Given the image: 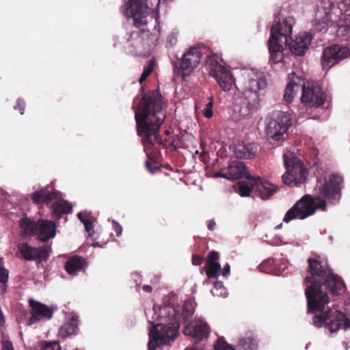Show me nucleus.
Listing matches in <instances>:
<instances>
[{
  "label": "nucleus",
  "instance_id": "nucleus-1",
  "mask_svg": "<svg viewBox=\"0 0 350 350\" xmlns=\"http://www.w3.org/2000/svg\"><path fill=\"white\" fill-rule=\"evenodd\" d=\"M308 262L310 275L305 278L304 282L309 284L305 292L308 312H321L313 317L312 324L317 327L324 326L331 333L340 329L345 330L349 329L350 320L343 313L337 310H325V306L329 302V299L327 293L321 290V284L325 282L326 288L333 294H341L346 289L344 282L337 275L327 273L318 260L309 258Z\"/></svg>",
  "mask_w": 350,
  "mask_h": 350
},
{
  "label": "nucleus",
  "instance_id": "nucleus-2",
  "mask_svg": "<svg viewBox=\"0 0 350 350\" xmlns=\"http://www.w3.org/2000/svg\"><path fill=\"white\" fill-rule=\"evenodd\" d=\"M166 103L157 92L145 95L135 110L137 135L141 137L145 151L154 144H163L159 131L166 116Z\"/></svg>",
  "mask_w": 350,
  "mask_h": 350
},
{
  "label": "nucleus",
  "instance_id": "nucleus-3",
  "mask_svg": "<svg viewBox=\"0 0 350 350\" xmlns=\"http://www.w3.org/2000/svg\"><path fill=\"white\" fill-rule=\"evenodd\" d=\"M342 183L341 176L335 174L330 176L328 182L319 187L318 196H304L286 213L283 221L288 223L295 219H304L314 215L317 209L325 211V200L332 204L340 200Z\"/></svg>",
  "mask_w": 350,
  "mask_h": 350
},
{
  "label": "nucleus",
  "instance_id": "nucleus-4",
  "mask_svg": "<svg viewBox=\"0 0 350 350\" xmlns=\"http://www.w3.org/2000/svg\"><path fill=\"white\" fill-rule=\"evenodd\" d=\"M148 321L153 326L149 332V350H158L161 345L170 344L178 334L179 313L174 308L154 306L146 312Z\"/></svg>",
  "mask_w": 350,
  "mask_h": 350
},
{
  "label": "nucleus",
  "instance_id": "nucleus-5",
  "mask_svg": "<svg viewBox=\"0 0 350 350\" xmlns=\"http://www.w3.org/2000/svg\"><path fill=\"white\" fill-rule=\"evenodd\" d=\"M292 25L289 19H285L272 26L271 36L268 40L270 61L273 64L282 62L284 58V49L281 44L282 39L288 44V37L292 33Z\"/></svg>",
  "mask_w": 350,
  "mask_h": 350
},
{
  "label": "nucleus",
  "instance_id": "nucleus-6",
  "mask_svg": "<svg viewBox=\"0 0 350 350\" xmlns=\"http://www.w3.org/2000/svg\"><path fill=\"white\" fill-rule=\"evenodd\" d=\"M161 0H125L122 12L127 18H133L134 24L143 28L148 23L152 10L157 9Z\"/></svg>",
  "mask_w": 350,
  "mask_h": 350
},
{
  "label": "nucleus",
  "instance_id": "nucleus-7",
  "mask_svg": "<svg viewBox=\"0 0 350 350\" xmlns=\"http://www.w3.org/2000/svg\"><path fill=\"white\" fill-rule=\"evenodd\" d=\"M291 125V115L287 112L278 111L267 118L265 135L269 140L284 141L285 135Z\"/></svg>",
  "mask_w": 350,
  "mask_h": 350
},
{
  "label": "nucleus",
  "instance_id": "nucleus-8",
  "mask_svg": "<svg viewBox=\"0 0 350 350\" xmlns=\"http://www.w3.org/2000/svg\"><path fill=\"white\" fill-rule=\"evenodd\" d=\"M341 11L335 8L331 0H321L312 22L314 29L317 31H326L336 21Z\"/></svg>",
  "mask_w": 350,
  "mask_h": 350
},
{
  "label": "nucleus",
  "instance_id": "nucleus-9",
  "mask_svg": "<svg viewBox=\"0 0 350 350\" xmlns=\"http://www.w3.org/2000/svg\"><path fill=\"white\" fill-rule=\"evenodd\" d=\"M284 166L286 172L282 175V182L287 185L298 186L306 178L307 172L303 167L301 160L296 157L283 154Z\"/></svg>",
  "mask_w": 350,
  "mask_h": 350
},
{
  "label": "nucleus",
  "instance_id": "nucleus-10",
  "mask_svg": "<svg viewBox=\"0 0 350 350\" xmlns=\"http://www.w3.org/2000/svg\"><path fill=\"white\" fill-rule=\"evenodd\" d=\"M205 63L209 75L215 79L223 91L228 92L236 86L235 79L232 73L219 63L217 57H209Z\"/></svg>",
  "mask_w": 350,
  "mask_h": 350
},
{
  "label": "nucleus",
  "instance_id": "nucleus-11",
  "mask_svg": "<svg viewBox=\"0 0 350 350\" xmlns=\"http://www.w3.org/2000/svg\"><path fill=\"white\" fill-rule=\"evenodd\" d=\"M301 103L309 107H318L324 103L325 96L320 86L314 81L303 83Z\"/></svg>",
  "mask_w": 350,
  "mask_h": 350
},
{
  "label": "nucleus",
  "instance_id": "nucleus-12",
  "mask_svg": "<svg viewBox=\"0 0 350 350\" xmlns=\"http://www.w3.org/2000/svg\"><path fill=\"white\" fill-rule=\"evenodd\" d=\"M242 94L243 96L258 94L260 89L265 88L267 83L261 73L253 70H245L243 73Z\"/></svg>",
  "mask_w": 350,
  "mask_h": 350
},
{
  "label": "nucleus",
  "instance_id": "nucleus-13",
  "mask_svg": "<svg viewBox=\"0 0 350 350\" xmlns=\"http://www.w3.org/2000/svg\"><path fill=\"white\" fill-rule=\"evenodd\" d=\"M350 56V50L348 47L335 44L324 49L322 57L321 64L323 69L328 70L340 60Z\"/></svg>",
  "mask_w": 350,
  "mask_h": 350
},
{
  "label": "nucleus",
  "instance_id": "nucleus-14",
  "mask_svg": "<svg viewBox=\"0 0 350 350\" xmlns=\"http://www.w3.org/2000/svg\"><path fill=\"white\" fill-rule=\"evenodd\" d=\"M202 57V52L200 48L191 47L184 53L180 62V68L183 76L190 75L200 64Z\"/></svg>",
  "mask_w": 350,
  "mask_h": 350
},
{
  "label": "nucleus",
  "instance_id": "nucleus-15",
  "mask_svg": "<svg viewBox=\"0 0 350 350\" xmlns=\"http://www.w3.org/2000/svg\"><path fill=\"white\" fill-rule=\"evenodd\" d=\"M184 334L189 336L195 342H199L208 336L209 327L202 318L195 319L184 328Z\"/></svg>",
  "mask_w": 350,
  "mask_h": 350
},
{
  "label": "nucleus",
  "instance_id": "nucleus-16",
  "mask_svg": "<svg viewBox=\"0 0 350 350\" xmlns=\"http://www.w3.org/2000/svg\"><path fill=\"white\" fill-rule=\"evenodd\" d=\"M18 249L23 258L29 261L46 260L51 252V247L48 245L35 247L27 243H20L18 245Z\"/></svg>",
  "mask_w": 350,
  "mask_h": 350
},
{
  "label": "nucleus",
  "instance_id": "nucleus-17",
  "mask_svg": "<svg viewBox=\"0 0 350 350\" xmlns=\"http://www.w3.org/2000/svg\"><path fill=\"white\" fill-rule=\"evenodd\" d=\"M258 146L255 143L239 141L233 147V153L236 158L240 159H250L256 155Z\"/></svg>",
  "mask_w": 350,
  "mask_h": 350
},
{
  "label": "nucleus",
  "instance_id": "nucleus-18",
  "mask_svg": "<svg viewBox=\"0 0 350 350\" xmlns=\"http://www.w3.org/2000/svg\"><path fill=\"white\" fill-rule=\"evenodd\" d=\"M312 35L309 33L301 32L299 33L295 39L288 43L289 49L296 55H303L312 40Z\"/></svg>",
  "mask_w": 350,
  "mask_h": 350
},
{
  "label": "nucleus",
  "instance_id": "nucleus-19",
  "mask_svg": "<svg viewBox=\"0 0 350 350\" xmlns=\"http://www.w3.org/2000/svg\"><path fill=\"white\" fill-rule=\"evenodd\" d=\"M31 308V317L28 325L34 323L36 321L49 319L53 316V311L46 306L35 301H30Z\"/></svg>",
  "mask_w": 350,
  "mask_h": 350
},
{
  "label": "nucleus",
  "instance_id": "nucleus-20",
  "mask_svg": "<svg viewBox=\"0 0 350 350\" xmlns=\"http://www.w3.org/2000/svg\"><path fill=\"white\" fill-rule=\"evenodd\" d=\"M256 184L255 191L262 200H267L277 191L278 187L271 183L262 180L259 176L256 177L254 183Z\"/></svg>",
  "mask_w": 350,
  "mask_h": 350
},
{
  "label": "nucleus",
  "instance_id": "nucleus-21",
  "mask_svg": "<svg viewBox=\"0 0 350 350\" xmlns=\"http://www.w3.org/2000/svg\"><path fill=\"white\" fill-rule=\"evenodd\" d=\"M36 234L38 239L42 241H46L55 235V225L53 221L40 219L38 221V228Z\"/></svg>",
  "mask_w": 350,
  "mask_h": 350
},
{
  "label": "nucleus",
  "instance_id": "nucleus-22",
  "mask_svg": "<svg viewBox=\"0 0 350 350\" xmlns=\"http://www.w3.org/2000/svg\"><path fill=\"white\" fill-rule=\"evenodd\" d=\"M58 192L54 190L52 184L35 192L32 200L36 204L49 203L57 198Z\"/></svg>",
  "mask_w": 350,
  "mask_h": 350
},
{
  "label": "nucleus",
  "instance_id": "nucleus-23",
  "mask_svg": "<svg viewBox=\"0 0 350 350\" xmlns=\"http://www.w3.org/2000/svg\"><path fill=\"white\" fill-rule=\"evenodd\" d=\"M228 179L235 180L247 176V170L245 164L241 161H233L228 167Z\"/></svg>",
  "mask_w": 350,
  "mask_h": 350
},
{
  "label": "nucleus",
  "instance_id": "nucleus-24",
  "mask_svg": "<svg viewBox=\"0 0 350 350\" xmlns=\"http://www.w3.org/2000/svg\"><path fill=\"white\" fill-rule=\"evenodd\" d=\"M299 78L297 77L290 79L288 82L284 94V98L286 102H292L296 96L302 85V84L299 83Z\"/></svg>",
  "mask_w": 350,
  "mask_h": 350
},
{
  "label": "nucleus",
  "instance_id": "nucleus-25",
  "mask_svg": "<svg viewBox=\"0 0 350 350\" xmlns=\"http://www.w3.org/2000/svg\"><path fill=\"white\" fill-rule=\"evenodd\" d=\"M77 329V317L76 315H73L70 317L69 321L65 323L61 327L59 331V336L62 338H66L75 334Z\"/></svg>",
  "mask_w": 350,
  "mask_h": 350
},
{
  "label": "nucleus",
  "instance_id": "nucleus-26",
  "mask_svg": "<svg viewBox=\"0 0 350 350\" xmlns=\"http://www.w3.org/2000/svg\"><path fill=\"white\" fill-rule=\"evenodd\" d=\"M85 264V262L82 257L74 256L66 262L65 268L70 275H75L83 268Z\"/></svg>",
  "mask_w": 350,
  "mask_h": 350
},
{
  "label": "nucleus",
  "instance_id": "nucleus-27",
  "mask_svg": "<svg viewBox=\"0 0 350 350\" xmlns=\"http://www.w3.org/2000/svg\"><path fill=\"white\" fill-rule=\"evenodd\" d=\"M20 226L23 236H31L36 234L38 222L36 223L27 218H23L20 221Z\"/></svg>",
  "mask_w": 350,
  "mask_h": 350
},
{
  "label": "nucleus",
  "instance_id": "nucleus-28",
  "mask_svg": "<svg viewBox=\"0 0 350 350\" xmlns=\"http://www.w3.org/2000/svg\"><path fill=\"white\" fill-rule=\"evenodd\" d=\"M53 211L57 217H61L72 211V206L66 200H59L53 205Z\"/></svg>",
  "mask_w": 350,
  "mask_h": 350
},
{
  "label": "nucleus",
  "instance_id": "nucleus-29",
  "mask_svg": "<svg viewBox=\"0 0 350 350\" xmlns=\"http://www.w3.org/2000/svg\"><path fill=\"white\" fill-rule=\"evenodd\" d=\"M244 100L243 105L249 110V112L252 115L257 111L259 106V95L253 94L252 96H243Z\"/></svg>",
  "mask_w": 350,
  "mask_h": 350
},
{
  "label": "nucleus",
  "instance_id": "nucleus-30",
  "mask_svg": "<svg viewBox=\"0 0 350 350\" xmlns=\"http://www.w3.org/2000/svg\"><path fill=\"white\" fill-rule=\"evenodd\" d=\"M247 180L243 181L239 185V193L242 197H247L250 195L252 190H255L256 184H254V181L256 180V177L250 178L247 177Z\"/></svg>",
  "mask_w": 350,
  "mask_h": 350
},
{
  "label": "nucleus",
  "instance_id": "nucleus-31",
  "mask_svg": "<svg viewBox=\"0 0 350 350\" xmlns=\"http://www.w3.org/2000/svg\"><path fill=\"white\" fill-rule=\"evenodd\" d=\"M237 350H257L258 345L252 336L240 338L237 345Z\"/></svg>",
  "mask_w": 350,
  "mask_h": 350
},
{
  "label": "nucleus",
  "instance_id": "nucleus-32",
  "mask_svg": "<svg viewBox=\"0 0 350 350\" xmlns=\"http://www.w3.org/2000/svg\"><path fill=\"white\" fill-rule=\"evenodd\" d=\"M211 293L214 297H226L228 295L227 290L221 282H215Z\"/></svg>",
  "mask_w": 350,
  "mask_h": 350
},
{
  "label": "nucleus",
  "instance_id": "nucleus-33",
  "mask_svg": "<svg viewBox=\"0 0 350 350\" xmlns=\"http://www.w3.org/2000/svg\"><path fill=\"white\" fill-rule=\"evenodd\" d=\"M208 267L206 270V273L208 278H215L221 272V266L218 262H207Z\"/></svg>",
  "mask_w": 350,
  "mask_h": 350
},
{
  "label": "nucleus",
  "instance_id": "nucleus-34",
  "mask_svg": "<svg viewBox=\"0 0 350 350\" xmlns=\"http://www.w3.org/2000/svg\"><path fill=\"white\" fill-rule=\"evenodd\" d=\"M214 105V99L213 96L208 97V103L206 105L202 110V113L206 118H211L213 116V107Z\"/></svg>",
  "mask_w": 350,
  "mask_h": 350
},
{
  "label": "nucleus",
  "instance_id": "nucleus-35",
  "mask_svg": "<svg viewBox=\"0 0 350 350\" xmlns=\"http://www.w3.org/2000/svg\"><path fill=\"white\" fill-rule=\"evenodd\" d=\"M193 312L194 306L193 301L191 299L187 300L184 304L183 314L186 317H189L193 314Z\"/></svg>",
  "mask_w": 350,
  "mask_h": 350
},
{
  "label": "nucleus",
  "instance_id": "nucleus-36",
  "mask_svg": "<svg viewBox=\"0 0 350 350\" xmlns=\"http://www.w3.org/2000/svg\"><path fill=\"white\" fill-rule=\"evenodd\" d=\"M154 68V62L152 61H149L147 66L144 68V70L139 78V83H142L146 78L150 75V74L153 71Z\"/></svg>",
  "mask_w": 350,
  "mask_h": 350
},
{
  "label": "nucleus",
  "instance_id": "nucleus-37",
  "mask_svg": "<svg viewBox=\"0 0 350 350\" xmlns=\"http://www.w3.org/2000/svg\"><path fill=\"white\" fill-rule=\"evenodd\" d=\"M215 350H235L234 348L224 340L223 338H219L215 345Z\"/></svg>",
  "mask_w": 350,
  "mask_h": 350
},
{
  "label": "nucleus",
  "instance_id": "nucleus-38",
  "mask_svg": "<svg viewBox=\"0 0 350 350\" xmlns=\"http://www.w3.org/2000/svg\"><path fill=\"white\" fill-rule=\"evenodd\" d=\"M39 350H61V347L57 341L52 342H43Z\"/></svg>",
  "mask_w": 350,
  "mask_h": 350
},
{
  "label": "nucleus",
  "instance_id": "nucleus-39",
  "mask_svg": "<svg viewBox=\"0 0 350 350\" xmlns=\"http://www.w3.org/2000/svg\"><path fill=\"white\" fill-rule=\"evenodd\" d=\"M219 258V254L217 252H210L207 256L206 262H217Z\"/></svg>",
  "mask_w": 350,
  "mask_h": 350
},
{
  "label": "nucleus",
  "instance_id": "nucleus-40",
  "mask_svg": "<svg viewBox=\"0 0 350 350\" xmlns=\"http://www.w3.org/2000/svg\"><path fill=\"white\" fill-rule=\"evenodd\" d=\"M239 116L241 118H248L252 114L249 112V110L242 104L238 110Z\"/></svg>",
  "mask_w": 350,
  "mask_h": 350
},
{
  "label": "nucleus",
  "instance_id": "nucleus-41",
  "mask_svg": "<svg viewBox=\"0 0 350 350\" xmlns=\"http://www.w3.org/2000/svg\"><path fill=\"white\" fill-rule=\"evenodd\" d=\"M8 280V271L3 267H0V282L6 283Z\"/></svg>",
  "mask_w": 350,
  "mask_h": 350
},
{
  "label": "nucleus",
  "instance_id": "nucleus-42",
  "mask_svg": "<svg viewBox=\"0 0 350 350\" xmlns=\"http://www.w3.org/2000/svg\"><path fill=\"white\" fill-rule=\"evenodd\" d=\"M177 42V36L176 33H171L167 38V43L170 46H174Z\"/></svg>",
  "mask_w": 350,
  "mask_h": 350
},
{
  "label": "nucleus",
  "instance_id": "nucleus-43",
  "mask_svg": "<svg viewBox=\"0 0 350 350\" xmlns=\"http://www.w3.org/2000/svg\"><path fill=\"white\" fill-rule=\"evenodd\" d=\"M25 103L22 99H18L16 105L14 106L15 109H19L21 114L24 113Z\"/></svg>",
  "mask_w": 350,
  "mask_h": 350
},
{
  "label": "nucleus",
  "instance_id": "nucleus-44",
  "mask_svg": "<svg viewBox=\"0 0 350 350\" xmlns=\"http://www.w3.org/2000/svg\"><path fill=\"white\" fill-rule=\"evenodd\" d=\"M112 224H113V230H115L116 235L118 237H120L122 232V226L114 220L112 221Z\"/></svg>",
  "mask_w": 350,
  "mask_h": 350
},
{
  "label": "nucleus",
  "instance_id": "nucleus-45",
  "mask_svg": "<svg viewBox=\"0 0 350 350\" xmlns=\"http://www.w3.org/2000/svg\"><path fill=\"white\" fill-rule=\"evenodd\" d=\"M1 350H14L12 343L8 340H3Z\"/></svg>",
  "mask_w": 350,
  "mask_h": 350
},
{
  "label": "nucleus",
  "instance_id": "nucleus-46",
  "mask_svg": "<svg viewBox=\"0 0 350 350\" xmlns=\"http://www.w3.org/2000/svg\"><path fill=\"white\" fill-rule=\"evenodd\" d=\"M83 225L85 226V230L88 232H90L93 228L92 221L90 219L83 221Z\"/></svg>",
  "mask_w": 350,
  "mask_h": 350
},
{
  "label": "nucleus",
  "instance_id": "nucleus-47",
  "mask_svg": "<svg viewBox=\"0 0 350 350\" xmlns=\"http://www.w3.org/2000/svg\"><path fill=\"white\" fill-rule=\"evenodd\" d=\"M77 217L83 224L85 220L90 219V218L88 217V213L86 211L79 213L77 214Z\"/></svg>",
  "mask_w": 350,
  "mask_h": 350
},
{
  "label": "nucleus",
  "instance_id": "nucleus-48",
  "mask_svg": "<svg viewBox=\"0 0 350 350\" xmlns=\"http://www.w3.org/2000/svg\"><path fill=\"white\" fill-rule=\"evenodd\" d=\"M202 258L199 256H193L192 262L195 265H200L202 262Z\"/></svg>",
  "mask_w": 350,
  "mask_h": 350
},
{
  "label": "nucleus",
  "instance_id": "nucleus-49",
  "mask_svg": "<svg viewBox=\"0 0 350 350\" xmlns=\"http://www.w3.org/2000/svg\"><path fill=\"white\" fill-rule=\"evenodd\" d=\"M230 271V265L228 264H226V265H224V267L221 271V273L224 276H226V275H229Z\"/></svg>",
  "mask_w": 350,
  "mask_h": 350
},
{
  "label": "nucleus",
  "instance_id": "nucleus-50",
  "mask_svg": "<svg viewBox=\"0 0 350 350\" xmlns=\"http://www.w3.org/2000/svg\"><path fill=\"white\" fill-rule=\"evenodd\" d=\"M227 175H228V172L227 171L225 173H223L221 172H216L215 174H213V177L214 178L221 177V178H225L228 179V176Z\"/></svg>",
  "mask_w": 350,
  "mask_h": 350
},
{
  "label": "nucleus",
  "instance_id": "nucleus-51",
  "mask_svg": "<svg viewBox=\"0 0 350 350\" xmlns=\"http://www.w3.org/2000/svg\"><path fill=\"white\" fill-rule=\"evenodd\" d=\"M215 222L213 220L208 221V228L210 230H213L215 228Z\"/></svg>",
  "mask_w": 350,
  "mask_h": 350
},
{
  "label": "nucleus",
  "instance_id": "nucleus-52",
  "mask_svg": "<svg viewBox=\"0 0 350 350\" xmlns=\"http://www.w3.org/2000/svg\"><path fill=\"white\" fill-rule=\"evenodd\" d=\"M142 289L147 293L152 291V287L150 285H144Z\"/></svg>",
  "mask_w": 350,
  "mask_h": 350
},
{
  "label": "nucleus",
  "instance_id": "nucleus-53",
  "mask_svg": "<svg viewBox=\"0 0 350 350\" xmlns=\"http://www.w3.org/2000/svg\"><path fill=\"white\" fill-rule=\"evenodd\" d=\"M150 165H151V164H150V163L149 161H146V167H147L149 170H150Z\"/></svg>",
  "mask_w": 350,
  "mask_h": 350
},
{
  "label": "nucleus",
  "instance_id": "nucleus-54",
  "mask_svg": "<svg viewBox=\"0 0 350 350\" xmlns=\"http://www.w3.org/2000/svg\"><path fill=\"white\" fill-rule=\"evenodd\" d=\"M270 261H271V260H268V261H265V262H264L261 265V266H260V269H262V267L265 266L267 264L269 263V262H270Z\"/></svg>",
  "mask_w": 350,
  "mask_h": 350
},
{
  "label": "nucleus",
  "instance_id": "nucleus-55",
  "mask_svg": "<svg viewBox=\"0 0 350 350\" xmlns=\"http://www.w3.org/2000/svg\"><path fill=\"white\" fill-rule=\"evenodd\" d=\"M343 345L345 346V348L346 349V350H347V349H348V345H347V344L346 342H343Z\"/></svg>",
  "mask_w": 350,
  "mask_h": 350
},
{
  "label": "nucleus",
  "instance_id": "nucleus-56",
  "mask_svg": "<svg viewBox=\"0 0 350 350\" xmlns=\"http://www.w3.org/2000/svg\"><path fill=\"white\" fill-rule=\"evenodd\" d=\"M346 4L350 5V0H344Z\"/></svg>",
  "mask_w": 350,
  "mask_h": 350
},
{
  "label": "nucleus",
  "instance_id": "nucleus-57",
  "mask_svg": "<svg viewBox=\"0 0 350 350\" xmlns=\"http://www.w3.org/2000/svg\"><path fill=\"white\" fill-rule=\"evenodd\" d=\"M281 226H282V224H280V225L277 226L276 228H280L281 227Z\"/></svg>",
  "mask_w": 350,
  "mask_h": 350
},
{
  "label": "nucleus",
  "instance_id": "nucleus-58",
  "mask_svg": "<svg viewBox=\"0 0 350 350\" xmlns=\"http://www.w3.org/2000/svg\"><path fill=\"white\" fill-rule=\"evenodd\" d=\"M165 133L166 135H169L170 134V131H165Z\"/></svg>",
  "mask_w": 350,
  "mask_h": 350
},
{
  "label": "nucleus",
  "instance_id": "nucleus-59",
  "mask_svg": "<svg viewBox=\"0 0 350 350\" xmlns=\"http://www.w3.org/2000/svg\"><path fill=\"white\" fill-rule=\"evenodd\" d=\"M329 239H330V240H332V236H330V237H329Z\"/></svg>",
  "mask_w": 350,
  "mask_h": 350
}]
</instances>
